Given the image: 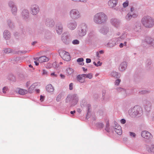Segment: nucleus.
I'll return each instance as SVG.
<instances>
[{
    "mask_svg": "<svg viewBox=\"0 0 154 154\" xmlns=\"http://www.w3.org/2000/svg\"><path fill=\"white\" fill-rule=\"evenodd\" d=\"M115 126L111 127L108 128L109 127V123L106 122V135L109 137H112L113 136L114 130L115 132L118 135H120L122 134L121 127L120 125H118L116 122H114Z\"/></svg>",
    "mask_w": 154,
    "mask_h": 154,
    "instance_id": "f257e3e1",
    "label": "nucleus"
},
{
    "mask_svg": "<svg viewBox=\"0 0 154 154\" xmlns=\"http://www.w3.org/2000/svg\"><path fill=\"white\" fill-rule=\"evenodd\" d=\"M141 22L143 25L146 28H151L154 26V18L148 15L143 17Z\"/></svg>",
    "mask_w": 154,
    "mask_h": 154,
    "instance_id": "f03ea898",
    "label": "nucleus"
},
{
    "mask_svg": "<svg viewBox=\"0 0 154 154\" xmlns=\"http://www.w3.org/2000/svg\"><path fill=\"white\" fill-rule=\"evenodd\" d=\"M142 108L139 106H135L131 108L128 111V114L132 118L139 117L141 116L142 113Z\"/></svg>",
    "mask_w": 154,
    "mask_h": 154,
    "instance_id": "7ed1b4c3",
    "label": "nucleus"
},
{
    "mask_svg": "<svg viewBox=\"0 0 154 154\" xmlns=\"http://www.w3.org/2000/svg\"><path fill=\"white\" fill-rule=\"evenodd\" d=\"M94 20L96 23L102 24L106 21L105 14L103 12L97 14L94 17Z\"/></svg>",
    "mask_w": 154,
    "mask_h": 154,
    "instance_id": "20e7f679",
    "label": "nucleus"
},
{
    "mask_svg": "<svg viewBox=\"0 0 154 154\" xmlns=\"http://www.w3.org/2000/svg\"><path fill=\"white\" fill-rule=\"evenodd\" d=\"M110 23L115 28L119 29L122 24L121 20L119 19L113 18L110 20Z\"/></svg>",
    "mask_w": 154,
    "mask_h": 154,
    "instance_id": "39448f33",
    "label": "nucleus"
},
{
    "mask_svg": "<svg viewBox=\"0 0 154 154\" xmlns=\"http://www.w3.org/2000/svg\"><path fill=\"white\" fill-rule=\"evenodd\" d=\"M69 15L73 19H78L81 17L79 11L75 9L72 10L70 12Z\"/></svg>",
    "mask_w": 154,
    "mask_h": 154,
    "instance_id": "423d86ee",
    "label": "nucleus"
},
{
    "mask_svg": "<svg viewBox=\"0 0 154 154\" xmlns=\"http://www.w3.org/2000/svg\"><path fill=\"white\" fill-rule=\"evenodd\" d=\"M60 54L62 59L66 61L70 60V57L69 53L64 51H62L60 53Z\"/></svg>",
    "mask_w": 154,
    "mask_h": 154,
    "instance_id": "0eeeda50",
    "label": "nucleus"
},
{
    "mask_svg": "<svg viewBox=\"0 0 154 154\" xmlns=\"http://www.w3.org/2000/svg\"><path fill=\"white\" fill-rule=\"evenodd\" d=\"M141 136L144 138L148 140L151 139L152 137L151 133L146 131H142L141 133Z\"/></svg>",
    "mask_w": 154,
    "mask_h": 154,
    "instance_id": "6e6552de",
    "label": "nucleus"
},
{
    "mask_svg": "<svg viewBox=\"0 0 154 154\" xmlns=\"http://www.w3.org/2000/svg\"><path fill=\"white\" fill-rule=\"evenodd\" d=\"M138 16V14L136 13L131 14V12H128L125 17V20L128 21H130L132 18H135Z\"/></svg>",
    "mask_w": 154,
    "mask_h": 154,
    "instance_id": "1a4fd4ad",
    "label": "nucleus"
},
{
    "mask_svg": "<svg viewBox=\"0 0 154 154\" xmlns=\"http://www.w3.org/2000/svg\"><path fill=\"white\" fill-rule=\"evenodd\" d=\"M141 27L140 23L139 22H136L132 27V29L135 32H139L141 31Z\"/></svg>",
    "mask_w": 154,
    "mask_h": 154,
    "instance_id": "9d476101",
    "label": "nucleus"
},
{
    "mask_svg": "<svg viewBox=\"0 0 154 154\" xmlns=\"http://www.w3.org/2000/svg\"><path fill=\"white\" fill-rule=\"evenodd\" d=\"M118 39L117 38H114L110 40L107 43V45L110 47H112L118 44Z\"/></svg>",
    "mask_w": 154,
    "mask_h": 154,
    "instance_id": "9b49d317",
    "label": "nucleus"
},
{
    "mask_svg": "<svg viewBox=\"0 0 154 154\" xmlns=\"http://www.w3.org/2000/svg\"><path fill=\"white\" fill-rule=\"evenodd\" d=\"M127 66V63L125 61L122 62L119 66V69L121 72H123L125 70Z\"/></svg>",
    "mask_w": 154,
    "mask_h": 154,
    "instance_id": "f8f14e48",
    "label": "nucleus"
},
{
    "mask_svg": "<svg viewBox=\"0 0 154 154\" xmlns=\"http://www.w3.org/2000/svg\"><path fill=\"white\" fill-rule=\"evenodd\" d=\"M118 0H110L108 2V4L110 8L115 7L118 4Z\"/></svg>",
    "mask_w": 154,
    "mask_h": 154,
    "instance_id": "ddd939ff",
    "label": "nucleus"
},
{
    "mask_svg": "<svg viewBox=\"0 0 154 154\" xmlns=\"http://www.w3.org/2000/svg\"><path fill=\"white\" fill-rule=\"evenodd\" d=\"M145 42L147 44L154 47V39L150 37H147L145 39Z\"/></svg>",
    "mask_w": 154,
    "mask_h": 154,
    "instance_id": "4468645a",
    "label": "nucleus"
},
{
    "mask_svg": "<svg viewBox=\"0 0 154 154\" xmlns=\"http://www.w3.org/2000/svg\"><path fill=\"white\" fill-rule=\"evenodd\" d=\"M76 78L77 80L80 82L83 83L85 82V78L84 74L78 75Z\"/></svg>",
    "mask_w": 154,
    "mask_h": 154,
    "instance_id": "2eb2a0df",
    "label": "nucleus"
},
{
    "mask_svg": "<svg viewBox=\"0 0 154 154\" xmlns=\"http://www.w3.org/2000/svg\"><path fill=\"white\" fill-rule=\"evenodd\" d=\"M39 8L38 6L35 5L33 8H32V14L33 15H36L38 12Z\"/></svg>",
    "mask_w": 154,
    "mask_h": 154,
    "instance_id": "dca6fc26",
    "label": "nucleus"
},
{
    "mask_svg": "<svg viewBox=\"0 0 154 154\" xmlns=\"http://www.w3.org/2000/svg\"><path fill=\"white\" fill-rule=\"evenodd\" d=\"M37 60L39 63H42L48 61V59L45 56H42L38 58Z\"/></svg>",
    "mask_w": 154,
    "mask_h": 154,
    "instance_id": "f3484780",
    "label": "nucleus"
},
{
    "mask_svg": "<svg viewBox=\"0 0 154 154\" xmlns=\"http://www.w3.org/2000/svg\"><path fill=\"white\" fill-rule=\"evenodd\" d=\"M56 29L58 33L61 34L63 30L62 25L60 23L58 24L57 26Z\"/></svg>",
    "mask_w": 154,
    "mask_h": 154,
    "instance_id": "a211bd4d",
    "label": "nucleus"
},
{
    "mask_svg": "<svg viewBox=\"0 0 154 154\" xmlns=\"http://www.w3.org/2000/svg\"><path fill=\"white\" fill-rule=\"evenodd\" d=\"M110 75L112 77L118 79L121 76L120 74L116 72H111L110 74Z\"/></svg>",
    "mask_w": 154,
    "mask_h": 154,
    "instance_id": "6ab92c4d",
    "label": "nucleus"
},
{
    "mask_svg": "<svg viewBox=\"0 0 154 154\" xmlns=\"http://www.w3.org/2000/svg\"><path fill=\"white\" fill-rule=\"evenodd\" d=\"M9 5L11 7V6H12V11L13 14H14V13L16 12L17 11V8L16 6L13 4V2H12L9 3Z\"/></svg>",
    "mask_w": 154,
    "mask_h": 154,
    "instance_id": "aec40b11",
    "label": "nucleus"
},
{
    "mask_svg": "<svg viewBox=\"0 0 154 154\" xmlns=\"http://www.w3.org/2000/svg\"><path fill=\"white\" fill-rule=\"evenodd\" d=\"M116 90L118 91L121 92L125 96L126 95L127 90H125L121 87L117 88H116Z\"/></svg>",
    "mask_w": 154,
    "mask_h": 154,
    "instance_id": "412c9836",
    "label": "nucleus"
},
{
    "mask_svg": "<svg viewBox=\"0 0 154 154\" xmlns=\"http://www.w3.org/2000/svg\"><path fill=\"white\" fill-rule=\"evenodd\" d=\"M46 90L49 92H53L54 89L51 84L48 85L46 87Z\"/></svg>",
    "mask_w": 154,
    "mask_h": 154,
    "instance_id": "4be33fe9",
    "label": "nucleus"
},
{
    "mask_svg": "<svg viewBox=\"0 0 154 154\" xmlns=\"http://www.w3.org/2000/svg\"><path fill=\"white\" fill-rule=\"evenodd\" d=\"M37 83H36L32 84L29 88L28 91L30 93H32L33 90L35 89V87L37 86Z\"/></svg>",
    "mask_w": 154,
    "mask_h": 154,
    "instance_id": "5701e85b",
    "label": "nucleus"
},
{
    "mask_svg": "<svg viewBox=\"0 0 154 154\" xmlns=\"http://www.w3.org/2000/svg\"><path fill=\"white\" fill-rule=\"evenodd\" d=\"M4 37L6 39L10 38V32L7 30H5L4 32Z\"/></svg>",
    "mask_w": 154,
    "mask_h": 154,
    "instance_id": "b1692460",
    "label": "nucleus"
},
{
    "mask_svg": "<svg viewBox=\"0 0 154 154\" xmlns=\"http://www.w3.org/2000/svg\"><path fill=\"white\" fill-rule=\"evenodd\" d=\"M66 73L68 75H72L73 72V69L71 68H68L66 70Z\"/></svg>",
    "mask_w": 154,
    "mask_h": 154,
    "instance_id": "393cba45",
    "label": "nucleus"
},
{
    "mask_svg": "<svg viewBox=\"0 0 154 154\" xmlns=\"http://www.w3.org/2000/svg\"><path fill=\"white\" fill-rule=\"evenodd\" d=\"M76 24L75 23H70L68 24V27L71 30H73L75 29L76 27Z\"/></svg>",
    "mask_w": 154,
    "mask_h": 154,
    "instance_id": "a878e982",
    "label": "nucleus"
},
{
    "mask_svg": "<svg viewBox=\"0 0 154 154\" xmlns=\"http://www.w3.org/2000/svg\"><path fill=\"white\" fill-rule=\"evenodd\" d=\"M127 35L125 34V32H123L122 34V35L119 37L117 38L118 40H122L125 39Z\"/></svg>",
    "mask_w": 154,
    "mask_h": 154,
    "instance_id": "bb28decb",
    "label": "nucleus"
},
{
    "mask_svg": "<svg viewBox=\"0 0 154 154\" xmlns=\"http://www.w3.org/2000/svg\"><path fill=\"white\" fill-rule=\"evenodd\" d=\"M18 92L20 94L24 95L27 94L28 92V91L26 90L20 89L18 90Z\"/></svg>",
    "mask_w": 154,
    "mask_h": 154,
    "instance_id": "cd10ccee",
    "label": "nucleus"
},
{
    "mask_svg": "<svg viewBox=\"0 0 154 154\" xmlns=\"http://www.w3.org/2000/svg\"><path fill=\"white\" fill-rule=\"evenodd\" d=\"M41 74L42 76H47L48 74V72L45 69H43L41 71Z\"/></svg>",
    "mask_w": 154,
    "mask_h": 154,
    "instance_id": "c85d7f7f",
    "label": "nucleus"
},
{
    "mask_svg": "<svg viewBox=\"0 0 154 154\" xmlns=\"http://www.w3.org/2000/svg\"><path fill=\"white\" fill-rule=\"evenodd\" d=\"M84 74V75L85 76V78H88L89 79H91L93 77V75L91 73H88V74Z\"/></svg>",
    "mask_w": 154,
    "mask_h": 154,
    "instance_id": "c756f323",
    "label": "nucleus"
},
{
    "mask_svg": "<svg viewBox=\"0 0 154 154\" xmlns=\"http://www.w3.org/2000/svg\"><path fill=\"white\" fill-rule=\"evenodd\" d=\"M62 95L61 94H58L56 98V100L57 102H59L61 100V98L62 97Z\"/></svg>",
    "mask_w": 154,
    "mask_h": 154,
    "instance_id": "7c9ffc66",
    "label": "nucleus"
},
{
    "mask_svg": "<svg viewBox=\"0 0 154 154\" xmlns=\"http://www.w3.org/2000/svg\"><path fill=\"white\" fill-rule=\"evenodd\" d=\"M152 104L150 102H148L147 103V104L146 105L145 108L146 109V106L149 107V108L147 109L148 111H150L151 109V107Z\"/></svg>",
    "mask_w": 154,
    "mask_h": 154,
    "instance_id": "2f4dec72",
    "label": "nucleus"
},
{
    "mask_svg": "<svg viewBox=\"0 0 154 154\" xmlns=\"http://www.w3.org/2000/svg\"><path fill=\"white\" fill-rule=\"evenodd\" d=\"M103 50H101L99 52H97L96 53L97 57L98 58H99L100 56V54H103Z\"/></svg>",
    "mask_w": 154,
    "mask_h": 154,
    "instance_id": "473e14b6",
    "label": "nucleus"
},
{
    "mask_svg": "<svg viewBox=\"0 0 154 154\" xmlns=\"http://www.w3.org/2000/svg\"><path fill=\"white\" fill-rule=\"evenodd\" d=\"M129 5V2L128 0H126L125 2L123 3V7L124 8H126Z\"/></svg>",
    "mask_w": 154,
    "mask_h": 154,
    "instance_id": "72a5a7b5",
    "label": "nucleus"
},
{
    "mask_svg": "<svg viewBox=\"0 0 154 154\" xmlns=\"http://www.w3.org/2000/svg\"><path fill=\"white\" fill-rule=\"evenodd\" d=\"M129 135L131 138H135L136 136L135 134L133 132H129Z\"/></svg>",
    "mask_w": 154,
    "mask_h": 154,
    "instance_id": "f704fd0d",
    "label": "nucleus"
},
{
    "mask_svg": "<svg viewBox=\"0 0 154 154\" xmlns=\"http://www.w3.org/2000/svg\"><path fill=\"white\" fill-rule=\"evenodd\" d=\"M146 63V65L147 66H149L152 63V60L150 59H148L147 60Z\"/></svg>",
    "mask_w": 154,
    "mask_h": 154,
    "instance_id": "c9c22d12",
    "label": "nucleus"
},
{
    "mask_svg": "<svg viewBox=\"0 0 154 154\" xmlns=\"http://www.w3.org/2000/svg\"><path fill=\"white\" fill-rule=\"evenodd\" d=\"M121 81V80L120 79H116L115 82V85H117V86L118 85H119Z\"/></svg>",
    "mask_w": 154,
    "mask_h": 154,
    "instance_id": "e433bc0d",
    "label": "nucleus"
},
{
    "mask_svg": "<svg viewBox=\"0 0 154 154\" xmlns=\"http://www.w3.org/2000/svg\"><path fill=\"white\" fill-rule=\"evenodd\" d=\"M94 64L97 66H100L102 64V63L100 61H98L97 63H96L95 62H94L93 63Z\"/></svg>",
    "mask_w": 154,
    "mask_h": 154,
    "instance_id": "4c0bfd02",
    "label": "nucleus"
},
{
    "mask_svg": "<svg viewBox=\"0 0 154 154\" xmlns=\"http://www.w3.org/2000/svg\"><path fill=\"white\" fill-rule=\"evenodd\" d=\"M22 15L23 16H25V15H28L29 14L28 12L27 11L25 10L23 11L22 13Z\"/></svg>",
    "mask_w": 154,
    "mask_h": 154,
    "instance_id": "58836bf2",
    "label": "nucleus"
},
{
    "mask_svg": "<svg viewBox=\"0 0 154 154\" xmlns=\"http://www.w3.org/2000/svg\"><path fill=\"white\" fill-rule=\"evenodd\" d=\"M8 90V88L6 87H4L2 89V92L4 93H6Z\"/></svg>",
    "mask_w": 154,
    "mask_h": 154,
    "instance_id": "ea45409f",
    "label": "nucleus"
},
{
    "mask_svg": "<svg viewBox=\"0 0 154 154\" xmlns=\"http://www.w3.org/2000/svg\"><path fill=\"white\" fill-rule=\"evenodd\" d=\"M79 43V42L77 40H74L72 42V43L74 45L78 44Z\"/></svg>",
    "mask_w": 154,
    "mask_h": 154,
    "instance_id": "a19ab883",
    "label": "nucleus"
},
{
    "mask_svg": "<svg viewBox=\"0 0 154 154\" xmlns=\"http://www.w3.org/2000/svg\"><path fill=\"white\" fill-rule=\"evenodd\" d=\"M82 32L80 33V35L81 36H83L85 34L86 32L85 31H84L83 29L81 30Z\"/></svg>",
    "mask_w": 154,
    "mask_h": 154,
    "instance_id": "79ce46f5",
    "label": "nucleus"
},
{
    "mask_svg": "<svg viewBox=\"0 0 154 154\" xmlns=\"http://www.w3.org/2000/svg\"><path fill=\"white\" fill-rule=\"evenodd\" d=\"M129 12H131V14L135 13L134 12V8L133 7H131L130 9V11Z\"/></svg>",
    "mask_w": 154,
    "mask_h": 154,
    "instance_id": "37998d69",
    "label": "nucleus"
},
{
    "mask_svg": "<svg viewBox=\"0 0 154 154\" xmlns=\"http://www.w3.org/2000/svg\"><path fill=\"white\" fill-rule=\"evenodd\" d=\"M50 75L51 77H57V74H56L55 72H54L51 73Z\"/></svg>",
    "mask_w": 154,
    "mask_h": 154,
    "instance_id": "c03bdc74",
    "label": "nucleus"
},
{
    "mask_svg": "<svg viewBox=\"0 0 154 154\" xmlns=\"http://www.w3.org/2000/svg\"><path fill=\"white\" fill-rule=\"evenodd\" d=\"M120 122L122 124H124L126 123V120L124 119H122L120 120Z\"/></svg>",
    "mask_w": 154,
    "mask_h": 154,
    "instance_id": "a18cd8bd",
    "label": "nucleus"
},
{
    "mask_svg": "<svg viewBox=\"0 0 154 154\" xmlns=\"http://www.w3.org/2000/svg\"><path fill=\"white\" fill-rule=\"evenodd\" d=\"M73 84L72 83H71L69 85V89L70 90H72L73 89Z\"/></svg>",
    "mask_w": 154,
    "mask_h": 154,
    "instance_id": "49530a36",
    "label": "nucleus"
},
{
    "mask_svg": "<svg viewBox=\"0 0 154 154\" xmlns=\"http://www.w3.org/2000/svg\"><path fill=\"white\" fill-rule=\"evenodd\" d=\"M120 7L119 6H117L114 8V9L116 11H119L120 10Z\"/></svg>",
    "mask_w": 154,
    "mask_h": 154,
    "instance_id": "de8ad7c7",
    "label": "nucleus"
},
{
    "mask_svg": "<svg viewBox=\"0 0 154 154\" xmlns=\"http://www.w3.org/2000/svg\"><path fill=\"white\" fill-rule=\"evenodd\" d=\"M83 61V59L82 58H79L77 59V61L78 62H82Z\"/></svg>",
    "mask_w": 154,
    "mask_h": 154,
    "instance_id": "09e8293b",
    "label": "nucleus"
},
{
    "mask_svg": "<svg viewBox=\"0 0 154 154\" xmlns=\"http://www.w3.org/2000/svg\"><path fill=\"white\" fill-rule=\"evenodd\" d=\"M91 60L89 58H87L86 59V62L87 63H90L91 62Z\"/></svg>",
    "mask_w": 154,
    "mask_h": 154,
    "instance_id": "8fccbe9b",
    "label": "nucleus"
},
{
    "mask_svg": "<svg viewBox=\"0 0 154 154\" xmlns=\"http://www.w3.org/2000/svg\"><path fill=\"white\" fill-rule=\"evenodd\" d=\"M31 84V83L30 81L28 82L26 84V86L27 87H28Z\"/></svg>",
    "mask_w": 154,
    "mask_h": 154,
    "instance_id": "3c124183",
    "label": "nucleus"
},
{
    "mask_svg": "<svg viewBox=\"0 0 154 154\" xmlns=\"http://www.w3.org/2000/svg\"><path fill=\"white\" fill-rule=\"evenodd\" d=\"M44 97H43L42 96H41L40 98V100L41 101H42L44 100Z\"/></svg>",
    "mask_w": 154,
    "mask_h": 154,
    "instance_id": "603ef678",
    "label": "nucleus"
},
{
    "mask_svg": "<svg viewBox=\"0 0 154 154\" xmlns=\"http://www.w3.org/2000/svg\"><path fill=\"white\" fill-rule=\"evenodd\" d=\"M60 76L62 79H64L65 78V75H63L62 74H60Z\"/></svg>",
    "mask_w": 154,
    "mask_h": 154,
    "instance_id": "864d4df0",
    "label": "nucleus"
},
{
    "mask_svg": "<svg viewBox=\"0 0 154 154\" xmlns=\"http://www.w3.org/2000/svg\"><path fill=\"white\" fill-rule=\"evenodd\" d=\"M124 46L123 44V43H121L119 45V47L120 48H122Z\"/></svg>",
    "mask_w": 154,
    "mask_h": 154,
    "instance_id": "5fc2aeb1",
    "label": "nucleus"
},
{
    "mask_svg": "<svg viewBox=\"0 0 154 154\" xmlns=\"http://www.w3.org/2000/svg\"><path fill=\"white\" fill-rule=\"evenodd\" d=\"M116 35L117 36H119L121 35V32H118L116 33Z\"/></svg>",
    "mask_w": 154,
    "mask_h": 154,
    "instance_id": "6e6d98bb",
    "label": "nucleus"
},
{
    "mask_svg": "<svg viewBox=\"0 0 154 154\" xmlns=\"http://www.w3.org/2000/svg\"><path fill=\"white\" fill-rule=\"evenodd\" d=\"M37 61H38V60H37V61H34V63H35V64L36 65V66H38L39 65V63H38V62H37Z\"/></svg>",
    "mask_w": 154,
    "mask_h": 154,
    "instance_id": "4d7b16f0",
    "label": "nucleus"
},
{
    "mask_svg": "<svg viewBox=\"0 0 154 154\" xmlns=\"http://www.w3.org/2000/svg\"><path fill=\"white\" fill-rule=\"evenodd\" d=\"M81 111L82 110L80 109H77V111H78L79 113L81 112Z\"/></svg>",
    "mask_w": 154,
    "mask_h": 154,
    "instance_id": "13d9d810",
    "label": "nucleus"
},
{
    "mask_svg": "<svg viewBox=\"0 0 154 154\" xmlns=\"http://www.w3.org/2000/svg\"><path fill=\"white\" fill-rule=\"evenodd\" d=\"M75 111H71L70 112V113L71 114H73L75 113Z\"/></svg>",
    "mask_w": 154,
    "mask_h": 154,
    "instance_id": "bf43d9fd",
    "label": "nucleus"
},
{
    "mask_svg": "<svg viewBox=\"0 0 154 154\" xmlns=\"http://www.w3.org/2000/svg\"><path fill=\"white\" fill-rule=\"evenodd\" d=\"M127 42L126 41H125L124 42V43H123L124 46H126Z\"/></svg>",
    "mask_w": 154,
    "mask_h": 154,
    "instance_id": "052dcab7",
    "label": "nucleus"
},
{
    "mask_svg": "<svg viewBox=\"0 0 154 154\" xmlns=\"http://www.w3.org/2000/svg\"><path fill=\"white\" fill-rule=\"evenodd\" d=\"M141 92H142V94H145V93H146L147 91H142Z\"/></svg>",
    "mask_w": 154,
    "mask_h": 154,
    "instance_id": "680f3d73",
    "label": "nucleus"
},
{
    "mask_svg": "<svg viewBox=\"0 0 154 154\" xmlns=\"http://www.w3.org/2000/svg\"><path fill=\"white\" fill-rule=\"evenodd\" d=\"M82 68L84 71H86L87 70V69H85V68L84 67H82Z\"/></svg>",
    "mask_w": 154,
    "mask_h": 154,
    "instance_id": "e2e57ef3",
    "label": "nucleus"
},
{
    "mask_svg": "<svg viewBox=\"0 0 154 154\" xmlns=\"http://www.w3.org/2000/svg\"><path fill=\"white\" fill-rule=\"evenodd\" d=\"M131 40V38H127L126 39V41H130Z\"/></svg>",
    "mask_w": 154,
    "mask_h": 154,
    "instance_id": "0e129e2a",
    "label": "nucleus"
},
{
    "mask_svg": "<svg viewBox=\"0 0 154 154\" xmlns=\"http://www.w3.org/2000/svg\"><path fill=\"white\" fill-rule=\"evenodd\" d=\"M151 151L152 152L154 153V147L152 148Z\"/></svg>",
    "mask_w": 154,
    "mask_h": 154,
    "instance_id": "69168bd1",
    "label": "nucleus"
},
{
    "mask_svg": "<svg viewBox=\"0 0 154 154\" xmlns=\"http://www.w3.org/2000/svg\"><path fill=\"white\" fill-rule=\"evenodd\" d=\"M79 1L85 2L87 1V0H79Z\"/></svg>",
    "mask_w": 154,
    "mask_h": 154,
    "instance_id": "338daca9",
    "label": "nucleus"
},
{
    "mask_svg": "<svg viewBox=\"0 0 154 154\" xmlns=\"http://www.w3.org/2000/svg\"><path fill=\"white\" fill-rule=\"evenodd\" d=\"M36 43V42H33L32 43V45H34Z\"/></svg>",
    "mask_w": 154,
    "mask_h": 154,
    "instance_id": "774afa93",
    "label": "nucleus"
}]
</instances>
